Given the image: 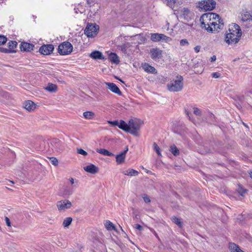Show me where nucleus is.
I'll return each mask as SVG.
<instances>
[{
  "mask_svg": "<svg viewBox=\"0 0 252 252\" xmlns=\"http://www.w3.org/2000/svg\"><path fill=\"white\" fill-rule=\"evenodd\" d=\"M200 21L201 28L210 33L218 32L223 27V20L218 14L215 13L203 14L200 18Z\"/></svg>",
  "mask_w": 252,
  "mask_h": 252,
  "instance_id": "nucleus-1",
  "label": "nucleus"
},
{
  "mask_svg": "<svg viewBox=\"0 0 252 252\" xmlns=\"http://www.w3.org/2000/svg\"><path fill=\"white\" fill-rule=\"evenodd\" d=\"M242 35L241 30L239 25L232 24L229 26L228 30L225 34L224 40L228 45L238 43Z\"/></svg>",
  "mask_w": 252,
  "mask_h": 252,
  "instance_id": "nucleus-2",
  "label": "nucleus"
},
{
  "mask_svg": "<svg viewBox=\"0 0 252 252\" xmlns=\"http://www.w3.org/2000/svg\"><path fill=\"white\" fill-rule=\"evenodd\" d=\"M142 124L143 122L140 120L131 119L129 120L128 124L126 123V126H123L122 125L120 126L124 131L129 132L134 136H138L139 135L138 131Z\"/></svg>",
  "mask_w": 252,
  "mask_h": 252,
  "instance_id": "nucleus-3",
  "label": "nucleus"
},
{
  "mask_svg": "<svg viewBox=\"0 0 252 252\" xmlns=\"http://www.w3.org/2000/svg\"><path fill=\"white\" fill-rule=\"evenodd\" d=\"M183 78L181 76H177V79L172 80L167 84V89L170 92L181 91L183 88Z\"/></svg>",
  "mask_w": 252,
  "mask_h": 252,
  "instance_id": "nucleus-4",
  "label": "nucleus"
},
{
  "mask_svg": "<svg viewBox=\"0 0 252 252\" xmlns=\"http://www.w3.org/2000/svg\"><path fill=\"white\" fill-rule=\"evenodd\" d=\"M73 50L72 44L67 41L61 43L58 46V53L61 55H66L70 54Z\"/></svg>",
  "mask_w": 252,
  "mask_h": 252,
  "instance_id": "nucleus-5",
  "label": "nucleus"
},
{
  "mask_svg": "<svg viewBox=\"0 0 252 252\" xmlns=\"http://www.w3.org/2000/svg\"><path fill=\"white\" fill-rule=\"evenodd\" d=\"M216 5V2L214 0H203L198 3V7L205 11L212 10Z\"/></svg>",
  "mask_w": 252,
  "mask_h": 252,
  "instance_id": "nucleus-6",
  "label": "nucleus"
},
{
  "mask_svg": "<svg viewBox=\"0 0 252 252\" xmlns=\"http://www.w3.org/2000/svg\"><path fill=\"white\" fill-rule=\"evenodd\" d=\"M99 26L95 24H88L86 27L84 33L88 37L95 36L98 32Z\"/></svg>",
  "mask_w": 252,
  "mask_h": 252,
  "instance_id": "nucleus-7",
  "label": "nucleus"
},
{
  "mask_svg": "<svg viewBox=\"0 0 252 252\" xmlns=\"http://www.w3.org/2000/svg\"><path fill=\"white\" fill-rule=\"evenodd\" d=\"M241 20L244 23H246L245 26L247 28L252 26V15L250 12L246 11L242 13Z\"/></svg>",
  "mask_w": 252,
  "mask_h": 252,
  "instance_id": "nucleus-8",
  "label": "nucleus"
},
{
  "mask_svg": "<svg viewBox=\"0 0 252 252\" xmlns=\"http://www.w3.org/2000/svg\"><path fill=\"white\" fill-rule=\"evenodd\" d=\"M72 204L68 200H63L57 202V206L59 211H64L66 209H69Z\"/></svg>",
  "mask_w": 252,
  "mask_h": 252,
  "instance_id": "nucleus-9",
  "label": "nucleus"
},
{
  "mask_svg": "<svg viewBox=\"0 0 252 252\" xmlns=\"http://www.w3.org/2000/svg\"><path fill=\"white\" fill-rule=\"evenodd\" d=\"M54 49V47L53 45L47 44L41 46L39 49V51L41 54L48 55L51 54Z\"/></svg>",
  "mask_w": 252,
  "mask_h": 252,
  "instance_id": "nucleus-10",
  "label": "nucleus"
},
{
  "mask_svg": "<svg viewBox=\"0 0 252 252\" xmlns=\"http://www.w3.org/2000/svg\"><path fill=\"white\" fill-rule=\"evenodd\" d=\"M107 87L113 93L119 95L122 94V92L117 85L113 83L106 82Z\"/></svg>",
  "mask_w": 252,
  "mask_h": 252,
  "instance_id": "nucleus-11",
  "label": "nucleus"
},
{
  "mask_svg": "<svg viewBox=\"0 0 252 252\" xmlns=\"http://www.w3.org/2000/svg\"><path fill=\"white\" fill-rule=\"evenodd\" d=\"M151 56L153 60L159 59L161 58L162 51L158 48H153L151 50Z\"/></svg>",
  "mask_w": 252,
  "mask_h": 252,
  "instance_id": "nucleus-12",
  "label": "nucleus"
},
{
  "mask_svg": "<svg viewBox=\"0 0 252 252\" xmlns=\"http://www.w3.org/2000/svg\"><path fill=\"white\" fill-rule=\"evenodd\" d=\"M128 148L126 147V150L122 152L119 155H117L116 157V162L118 164H120L125 162V158H126V154L128 151Z\"/></svg>",
  "mask_w": 252,
  "mask_h": 252,
  "instance_id": "nucleus-13",
  "label": "nucleus"
},
{
  "mask_svg": "<svg viewBox=\"0 0 252 252\" xmlns=\"http://www.w3.org/2000/svg\"><path fill=\"white\" fill-rule=\"evenodd\" d=\"M20 47L22 51L30 52L33 50L34 46L33 44L29 43L22 42Z\"/></svg>",
  "mask_w": 252,
  "mask_h": 252,
  "instance_id": "nucleus-14",
  "label": "nucleus"
},
{
  "mask_svg": "<svg viewBox=\"0 0 252 252\" xmlns=\"http://www.w3.org/2000/svg\"><path fill=\"white\" fill-rule=\"evenodd\" d=\"M142 67L145 71L148 73H152L154 74H157V72L156 69L153 66L149 65L147 63L142 64Z\"/></svg>",
  "mask_w": 252,
  "mask_h": 252,
  "instance_id": "nucleus-15",
  "label": "nucleus"
},
{
  "mask_svg": "<svg viewBox=\"0 0 252 252\" xmlns=\"http://www.w3.org/2000/svg\"><path fill=\"white\" fill-rule=\"evenodd\" d=\"M24 107L27 111L31 112L35 109L36 104L31 100H27L25 102Z\"/></svg>",
  "mask_w": 252,
  "mask_h": 252,
  "instance_id": "nucleus-16",
  "label": "nucleus"
},
{
  "mask_svg": "<svg viewBox=\"0 0 252 252\" xmlns=\"http://www.w3.org/2000/svg\"><path fill=\"white\" fill-rule=\"evenodd\" d=\"M84 169L91 174H95L98 171V167L92 164L84 167Z\"/></svg>",
  "mask_w": 252,
  "mask_h": 252,
  "instance_id": "nucleus-17",
  "label": "nucleus"
},
{
  "mask_svg": "<svg viewBox=\"0 0 252 252\" xmlns=\"http://www.w3.org/2000/svg\"><path fill=\"white\" fill-rule=\"evenodd\" d=\"M228 248L230 252H245L240 249L238 245L234 243H229L228 244Z\"/></svg>",
  "mask_w": 252,
  "mask_h": 252,
  "instance_id": "nucleus-18",
  "label": "nucleus"
},
{
  "mask_svg": "<svg viewBox=\"0 0 252 252\" xmlns=\"http://www.w3.org/2000/svg\"><path fill=\"white\" fill-rule=\"evenodd\" d=\"M108 123L110 124L112 126H118L119 128L122 129L121 127V125H122L123 126H126V123L123 120H120L119 121L118 120H115L113 121H108Z\"/></svg>",
  "mask_w": 252,
  "mask_h": 252,
  "instance_id": "nucleus-19",
  "label": "nucleus"
},
{
  "mask_svg": "<svg viewBox=\"0 0 252 252\" xmlns=\"http://www.w3.org/2000/svg\"><path fill=\"white\" fill-rule=\"evenodd\" d=\"M123 173L126 176H136L139 174V172L132 168H129L123 172Z\"/></svg>",
  "mask_w": 252,
  "mask_h": 252,
  "instance_id": "nucleus-20",
  "label": "nucleus"
},
{
  "mask_svg": "<svg viewBox=\"0 0 252 252\" xmlns=\"http://www.w3.org/2000/svg\"><path fill=\"white\" fill-rule=\"evenodd\" d=\"M45 89L50 93H56L58 90V87L55 84L49 83Z\"/></svg>",
  "mask_w": 252,
  "mask_h": 252,
  "instance_id": "nucleus-21",
  "label": "nucleus"
},
{
  "mask_svg": "<svg viewBox=\"0 0 252 252\" xmlns=\"http://www.w3.org/2000/svg\"><path fill=\"white\" fill-rule=\"evenodd\" d=\"M109 60L112 63L116 64L119 63V57L115 53H111L109 55Z\"/></svg>",
  "mask_w": 252,
  "mask_h": 252,
  "instance_id": "nucleus-22",
  "label": "nucleus"
},
{
  "mask_svg": "<svg viewBox=\"0 0 252 252\" xmlns=\"http://www.w3.org/2000/svg\"><path fill=\"white\" fill-rule=\"evenodd\" d=\"M90 57L94 59H103L102 53L98 51H95L92 52Z\"/></svg>",
  "mask_w": 252,
  "mask_h": 252,
  "instance_id": "nucleus-23",
  "label": "nucleus"
},
{
  "mask_svg": "<svg viewBox=\"0 0 252 252\" xmlns=\"http://www.w3.org/2000/svg\"><path fill=\"white\" fill-rule=\"evenodd\" d=\"M104 226H105V228H106V229L108 231H111L112 230H114V231L117 232V229H116V226H115V225L114 224H113L112 223L111 221H106L104 223Z\"/></svg>",
  "mask_w": 252,
  "mask_h": 252,
  "instance_id": "nucleus-24",
  "label": "nucleus"
},
{
  "mask_svg": "<svg viewBox=\"0 0 252 252\" xmlns=\"http://www.w3.org/2000/svg\"><path fill=\"white\" fill-rule=\"evenodd\" d=\"M96 152H98V153L102 154L104 156H109V157L114 156V154L112 153H111L104 149H97L96 150Z\"/></svg>",
  "mask_w": 252,
  "mask_h": 252,
  "instance_id": "nucleus-25",
  "label": "nucleus"
},
{
  "mask_svg": "<svg viewBox=\"0 0 252 252\" xmlns=\"http://www.w3.org/2000/svg\"><path fill=\"white\" fill-rule=\"evenodd\" d=\"M83 116L86 119L91 120L94 118L95 114L92 111H87L83 113Z\"/></svg>",
  "mask_w": 252,
  "mask_h": 252,
  "instance_id": "nucleus-26",
  "label": "nucleus"
},
{
  "mask_svg": "<svg viewBox=\"0 0 252 252\" xmlns=\"http://www.w3.org/2000/svg\"><path fill=\"white\" fill-rule=\"evenodd\" d=\"M17 45V42L15 41H10L8 43V49L12 51V53H15L16 51L14 50V49L16 47Z\"/></svg>",
  "mask_w": 252,
  "mask_h": 252,
  "instance_id": "nucleus-27",
  "label": "nucleus"
},
{
  "mask_svg": "<svg viewBox=\"0 0 252 252\" xmlns=\"http://www.w3.org/2000/svg\"><path fill=\"white\" fill-rule=\"evenodd\" d=\"M160 34L158 33H152L151 39L154 42H158L160 41Z\"/></svg>",
  "mask_w": 252,
  "mask_h": 252,
  "instance_id": "nucleus-28",
  "label": "nucleus"
},
{
  "mask_svg": "<svg viewBox=\"0 0 252 252\" xmlns=\"http://www.w3.org/2000/svg\"><path fill=\"white\" fill-rule=\"evenodd\" d=\"M170 151L172 153V154L174 156H178L179 154V151L177 148V147L173 145L170 146Z\"/></svg>",
  "mask_w": 252,
  "mask_h": 252,
  "instance_id": "nucleus-29",
  "label": "nucleus"
},
{
  "mask_svg": "<svg viewBox=\"0 0 252 252\" xmlns=\"http://www.w3.org/2000/svg\"><path fill=\"white\" fill-rule=\"evenodd\" d=\"M160 41H164L168 43L172 41V38L170 37L167 36L163 34H160Z\"/></svg>",
  "mask_w": 252,
  "mask_h": 252,
  "instance_id": "nucleus-30",
  "label": "nucleus"
},
{
  "mask_svg": "<svg viewBox=\"0 0 252 252\" xmlns=\"http://www.w3.org/2000/svg\"><path fill=\"white\" fill-rule=\"evenodd\" d=\"M163 2L170 7H173L176 3L177 0H162Z\"/></svg>",
  "mask_w": 252,
  "mask_h": 252,
  "instance_id": "nucleus-31",
  "label": "nucleus"
},
{
  "mask_svg": "<svg viewBox=\"0 0 252 252\" xmlns=\"http://www.w3.org/2000/svg\"><path fill=\"white\" fill-rule=\"evenodd\" d=\"M153 148H154V151L157 153V154L159 156H161V154L160 149L155 142H154L153 143Z\"/></svg>",
  "mask_w": 252,
  "mask_h": 252,
  "instance_id": "nucleus-32",
  "label": "nucleus"
},
{
  "mask_svg": "<svg viewBox=\"0 0 252 252\" xmlns=\"http://www.w3.org/2000/svg\"><path fill=\"white\" fill-rule=\"evenodd\" d=\"M180 44L182 46H187L189 45V43L186 39H181L180 41Z\"/></svg>",
  "mask_w": 252,
  "mask_h": 252,
  "instance_id": "nucleus-33",
  "label": "nucleus"
},
{
  "mask_svg": "<svg viewBox=\"0 0 252 252\" xmlns=\"http://www.w3.org/2000/svg\"><path fill=\"white\" fill-rule=\"evenodd\" d=\"M50 162L51 163L55 165V166H57L58 165V160L55 157H52V158H50Z\"/></svg>",
  "mask_w": 252,
  "mask_h": 252,
  "instance_id": "nucleus-34",
  "label": "nucleus"
},
{
  "mask_svg": "<svg viewBox=\"0 0 252 252\" xmlns=\"http://www.w3.org/2000/svg\"><path fill=\"white\" fill-rule=\"evenodd\" d=\"M0 52L4 53H11L12 51L5 48L0 47Z\"/></svg>",
  "mask_w": 252,
  "mask_h": 252,
  "instance_id": "nucleus-35",
  "label": "nucleus"
},
{
  "mask_svg": "<svg viewBox=\"0 0 252 252\" xmlns=\"http://www.w3.org/2000/svg\"><path fill=\"white\" fill-rule=\"evenodd\" d=\"M7 41V38L3 35H0V45L4 44Z\"/></svg>",
  "mask_w": 252,
  "mask_h": 252,
  "instance_id": "nucleus-36",
  "label": "nucleus"
},
{
  "mask_svg": "<svg viewBox=\"0 0 252 252\" xmlns=\"http://www.w3.org/2000/svg\"><path fill=\"white\" fill-rule=\"evenodd\" d=\"M77 151L78 154L82 155L84 156H87L88 154L85 151H84L83 149H81V148L77 149Z\"/></svg>",
  "mask_w": 252,
  "mask_h": 252,
  "instance_id": "nucleus-37",
  "label": "nucleus"
},
{
  "mask_svg": "<svg viewBox=\"0 0 252 252\" xmlns=\"http://www.w3.org/2000/svg\"><path fill=\"white\" fill-rule=\"evenodd\" d=\"M142 198L143 200H144L145 202L148 203H150L151 202V200L149 198V197L146 195V194H143L142 196Z\"/></svg>",
  "mask_w": 252,
  "mask_h": 252,
  "instance_id": "nucleus-38",
  "label": "nucleus"
},
{
  "mask_svg": "<svg viewBox=\"0 0 252 252\" xmlns=\"http://www.w3.org/2000/svg\"><path fill=\"white\" fill-rule=\"evenodd\" d=\"M211 75L213 78H218L220 77V74L219 72H213L212 73Z\"/></svg>",
  "mask_w": 252,
  "mask_h": 252,
  "instance_id": "nucleus-39",
  "label": "nucleus"
},
{
  "mask_svg": "<svg viewBox=\"0 0 252 252\" xmlns=\"http://www.w3.org/2000/svg\"><path fill=\"white\" fill-rule=\"evenodd\" d=\"M193 113L197 116L201 114L200 110L197 108H194Z\"/></svg>",
  "mask_w": 252,
  "mask_h": 252,
  "instance_id": "nucleus-40",
  "label": "nucleus"
},
{
  "mask_svg": "<svg viewBox=\"0 0 252 252\" xmlns=\"http://www.w3.org/2000/svg\"><path fill=\"white\" fill-rule=\"evenodd\" d=\"M72 221H63V225L64 227H68L71 223Z\"/></svg>",
  "mask_w": 252,
  "mask_h": 252,
  "instance_id": "nucleus-41",
  "label": "nucleus"
},
{
  "mask_svg": "<svg viewBox=\"0 0 252 252\" xmlns=\"http://www.w3.org/2000/svg\"><path fill=\"white\" fill-rule=\"evenodd\" d=\"M200 49H201V46H199V45L196 46L194 48V51H195L196 53H198V52L200 51Z\"/></svg>",
  "mask_w": 252,
  "mask_h": 252,
  "instance_id": "nucleus-42",
  "label": "nucleus"
},
{
  "mask_svg": "<svg viewBox=\"0 0 252 252\" xmlns=\"http://www.w3.org/2000/svg\"><path fill=\"white\" fill-rule=\"evenodd\" d=\"M175 223L180 228L183 226V221H175Z\"/></svg>",
  "mask_w": 252,
  "mask_h": 252,
  "instance_id": "nucleus-43",
  "label": "nucleus"
},
{
  "mask_svg": "<svg viewBox=\"0 0 252 252\" xmlns=\"http://www.w3.org/2000/svg\"><path fill=\"white\" fill-rule=\"evenodd\" d=\"M135 227L139 230H141L142 229V227L138 224H136L135 225Z\"/></svg>",
  "mask_w": 252,
  "mask_h": 252,
  "instance_id": "nucleus-44",
  "label": "nucleus"
},
{
  "mask_svg": "<svg viewBox=\"0 0 252 252\" xmlns=\"http://www.w3.org/2000/svg\"><path fill=\"white\" fill-rule=\"evenodd\" d=\"M216 60V56L214 55L213 56H212L210 58V61L211 62H214Z\"/></svg>",
  "mask_w": 252,
  "mask_h": 252,
  "instance_id": "nucleus-45",
  "label": "nucleus"
},
{
  "mask_svg": "<svg viewBox=\"0 0 252 252\" xmlns=\"http://www.w3.org/2000/svg\"><path fill=\"white\" fill-rule=\"evenodd\" d=\"M5 223L6 224V225L9 228V230H10V228L11 227V221H5Z\"/></svg>",
  "mask_w": 252,
  "mask_h": 252,
  "instance_id": "nucleus-46",
  "label": "nucleus"
},
{
  "mask_svg": "<svg viewBox=\"0 0 252 252\" xmlns=\"http://www.w3.org/2000/svg\"><path fill=\"white\" fill-rule=\"evenodd\" d=\"M69 180L71 184H73L74 183V180L73 178H70Z\"/></svg>",
  "mask_w": 252,
  "mask_h": 252,
  "instance_id": "nucleus-47",
  "label": "nucleus"
},
{
  "mask_svg": "<svg viewBox=\"0 0 252 252\" xmlns=\"http://www.w3.org/2000/svg\"><path fill=\"white\" fill-rule=\"evenodd\" d=\"M64 220H72V219L71 217H67Z\"/></svg>",
  "mask_w": 252,
  "mask_h": 252,
  "instance_id": "nucleus-48",
  "label": "nucleus"
},
{
  "mask_svg": "<svg viewBox=\"0 0 252 252\" xmlns=\"http://www.w3.org/2000/svg\"><path fill=\"white\" fill-rule=\"evenodd\" d=\"M72 193V191H66L65 194L69 195V194H71Z\"/></svg>",
  "mask_w": 252,
  "mask_h": 252,
  "instance_id": "nucleus-49",
  "label": "nucleus"
},
{
  "mask_svg": "<svg viewBox=\"0 0 252 252\" xmlns=\"http://www.w3.org/2000/svg\"><path fill=\"white\" fill-rule=\"evenodd\" d=\"M243 219L244 220H246V219H252V217H250L249 218H243Z\"/></svg>",
  "mask_w": 252,
  "mask_h": 252,
  "instance_id": "nucleus-50",
  "label": "nucleus"
},
{
  "mask_svg": "<svg viewBox=\"0 0 252 252\" xmlns=\"http://www.w3.org/2000/svg\"><path fill=\"white\" fill-rule=\"evenodd\" d=\"M154 234L157 237H158V236L155 231L154 232Z\"/></svg>",
  "mask_w": 252,
  "mask_h": 252,
  "instance_id": "nucleus-51",
  "label": "nucleus"
},
{
  "mask_svg": "<svg viewBox=\"0 0 252 252\" xmlns=\"http://www.w3.org/2000/svg\"><path fill=\"white\" fill-rule=\"evenodd\" d=\"M5 220H10L7 217H5Z\"/></svg>",
  "mask_w": 252,
  "mask_h": 252,
  "instance_id": "nucleus-52",
  "label": "nucleus"
},
{
  "mask_svg": "<svg viewBox=\"0 0 252 252\" xmlns=\"http://www.w3.org/2000/svg\"><path fill=\"white\" fill-rule=\"evenodd\" d=\"M250 176H251V177L252 178V172H251L250 173Z\"/></svg>",
  "mask_w": 252,
  "mask_h": 252,
  "instance_id": "nucleus-53",
  "label": "nucleus"
},
{
  "mask_svg": "<svg viewBox=\"0 0 252 252\" xmlns=\"http://www.w3.org/2000/svg\"><path fill=\"white\" fill-rule=\"evenodd\" d=\"M243 125L246 126V127H248V126L245 124L244 123H243Z\"/></svg>",
  "mask_w": 252,
  "mask_h": 252,
  "instance_id": "nucleus-54",
  "label": "nucleus"
},
{
  "mask_svg": "<svg viewBox=\"0 0 252 252\" xmlns=\"http://www.w3.org/2000/svg\"><path fill=\"white\" fill-rule=\"evenodd\" d=\"M187 114L188 115V117L189 118V114L188 112H187Z\"/></svg>",
  "mask_w": 252,
  "mask_h": 252,
  "instance_id": "nucleus-55",
  "label": "nucleus"
},
{
  "mask_svg": "<svg viewBox=\"0 0 252 252\" xmlns=\"http://www.w3.org/2000/svg\"><path fill=\"white\" fill-rule=\"evenodd\" d=\"M9 182H11V183H12V184H14V182H13V181H9Z\"/></svg>",
  "mask_w": 252,
  "mask_h": 252,
  "instance_id": "nucleus-56",
  "label": "nucleus"
},
{
  "mask_svg": "<svg viewBox=\"0 0 252 252\" xmlns=\"http://www.w3.org/2000/svg\"><path fill=\"white\" fill-rule=\"evenodd\" d=\"M137 215H136V219H138V218H137Z\"/></svg>",
  "mask_w": 252,
  "mask_h": 252,
  "instance_id": "nucleus-57",
  "label": "nucleus"
},
{
  "mask_svg": "<svg viewBox=\"0 0 252 252\" xmlns=\"http://www.w3.org/2000/svg\"><path fill=\"white\" fill-rule=\"evenodd\" d=\"M176 220L178 221V220H179L178 219H176Z\"/></svg>",
  "mask_w": 252,
  "mask_h": 252,
  "instance_id": "nucleus-58",
  "label": "nucleus"
},
{
  "mask_svg": "<svg viewBox=\"0 0 252 252\" xmlns=\"http://www.w3.org/2000/svg\"><path fill=\"white\" fill-rule=\"evenodd\" d=\"M8 189H10V190H12V189H10L9 188H7Z\"/></svg>",
  "mask_w": 252,
  "mask_h": 252,
  "instance_id": "nucleus-59",
  "label": "nucleus"
}]
</instances>
